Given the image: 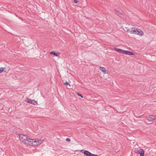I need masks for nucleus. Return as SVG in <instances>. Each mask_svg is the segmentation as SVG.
<instances>
[{"mask_svg":"<svg viewBox=\"0 0 156 156\" xmlns=\"http://www.w3.org/2000/svg\"><path fill=\"white\" fill-rule=\"evenodd\" d=\"M19 137L21 141L26 145H27L29 141V138L25 135L19 134Z\"/></svg>","mask_w":156,"mask_h":156,"instance_id":"f257e3e1","label":"nucleus"},{"mask_svg":"<svg viewBox=\"0 0 156 156\" xmlns=\"http://www.w3.org/2000/svg\"><path fill=\"white\" fill-rule=\"evenodd\" d=\"M132 34H136L139 35H142L144 33L142 30L137 28L133 27V30H132Z\"/></svg>","mask_w":156,"mask_h":156,"instance_id":"f03ea898","label":"nucleus"},{"mask_svg":"<svg viewBox=\"0 0 156 156\" xmlns=\"http://www.w3.org/2000/svg\"><path fill=\"white\" fill-rule=\"evenodd\" d=\"M37 142L36 140L30 139L27 145L35 146L38 145V143Z\"/></svg>","mask_w":156,"mask_h":156,"instance_id":"7ed1b4c3","label":"nucleus"},{"mask_svg":"<svg viewBox=\"0 0 156 156\" xmlns=\"http://www.w3.org/2000/svg\"><path fill=\"white\" fill-rule=\"evenodd\" d=\"M156 118V115H149L146 116L145 119L149 122H151L154 120Z\"/></svg>","mask_w":156,"mask_h":156,"instance_id":"20e7f679","label":"nucleus"},{"mask_svg":"<svg viewBox=\"0 0 156 156\" xmlns=\"http://www.w3.org/2000/svg\"><path fill=\"white\" fill-rule=\"evenodd\" d=\"M26 102L28 103L32 104L34 105H37V103L34 100H31L28 98H27L26 100Z\"/></svg>","mask_w":156,"mask_h":156,"instance_id":"39448f33","label":"nucleus"},{"mask_svg":"<svg viewBox=\"0 0 156 156\" xmlns=\"http://www.w3.org/2000/svg\"><path fill=\"white\" fill-rule=\"evenodd\" d=\"M134 152L135 153L140 154V156H144V151L142 149H140L139 150H136Z\"/></svg>","mask_w":156,"mask_h":156,"instance_id":"423d86ee","label":"nucleus"},{"mask_svg":"<svg viewBox=\"0 0 156 156\" xmlns=\"http://www.w3.org/2000/svg\"><path fill=\"white\" fill-rule=\"evenodd\" d=\"M123 54H125L126 55H134V54L133 52L130 51L123 50Z\"/></svg>","mask_w":156,"mask_h":156,"instance_id":"0eeeda50","label":"nucleus"},{"mask_svg":"<svg viewBox=\"0 0 156 156\" xmlns=\"http://www.w3.org/2000/svg\"><path fill=\"white\" fill-rule=\"evenodd\" d=\"M99 69L103 73V74H105L107 73V70L104 67L100 66Z\"/></svg>","mask_w":156,"mask_h":156,"instance_id":"6e6552de","label":"nucleus"},{"mask_svg":"<svg viewBox=\"0 0 156 156\" xmlns=\"http://www.w3.org/2000/svg\"><path fill=\"white\" fill-rule=\"evenodd\" d=\"M80 152L84 154L85 155H86L87 156H88L89 154L90 153L89 151L87 150H81L80 151Z\"/></svg>","mask_w":156,"mask_h":156,"instance_id":"1a4fd4ad","label":"nucleus"},{"mask_svg":"<svg viewBox=\"0 0 156 156\" xmlns=\"http://www.w3.org/2000/svg\"><path fill=\"white\" fill-rule=\"evenodd\" d=\"M114 11L115 12V14H116L118 16H121L123 15L122 13V12H120L116 9H114Z\"/></svg>","mask_w":156,"mask_h":156,"instance_id":"9d476101","label":"nucleus"},{"mask_svg":"<svg viewBox=\"0 0 156 156\" xmlns=\"http://www.w3.org/2000/svg\"><path fill=\"white\" fill-rule=\"evenodd\" d=\"M114 50L115 51L118 52H119L120 53L123 54V50H122L121 49L118 48L116 47L114 48Z\"/></svg>","mask_w":156,"mask_h":156,"instance_id":"9b49d317","label":"nucleus"},{"mask_svg":"<svg viewBox=\"0 0 156 156\" xmlns=\"http://www.w3.org/2000/svg\"><path fill=\"white\" fill-rule=\"evenodd\" d=\"M133 28H130L129 29L128 27H126L125 28V30L127 31L128 32H130L132 33V30H133Z\"/></svg>","mask_w":156,"mask_h":156,"instance_id":"f8f14e48","label":"nucleus"},{"mask_svg":"<svg viewBox=\"0 0 156 156\" xmlns=\"http://www.w3.org/2000/svg\"><path fill=\"white\" fill-rule=\"evenodd\" d=\"M51 54H53L54 56H58L59 55V53H55L54 51H53L50 52Z\"/></svg>","mask_w":156,"mask_h":156,"instance_id":"ddd939ff","label":"nucleus"},{"mask_svg":"<svg viewBox=\"0 0 156 156\" xmlns=\"http://www.w3.org/2000/svg\"><path fill=\"white\" fill-rule=\"evenodd\" d=\"M6 68L5 67L2 68L1 67L0 68V73H2L3 72H4L5 70V69Z\"/></svg>","mask_w":156,"mask_h":156,"instance_id":"4468645a","label":"nucleus"},{"mask_svg":"<svg viewBox=\"0 0 156 156\" xmlns=\"http://www.w3.org/2000/svg\"><path fill=\"white\" fill-rule=\"evenodd\" d=\"M76 94L78 96L82 98H83V97L81 94L79 93H76Z\"/></svg>","mask_w":156,"mask_h":156,"instance_id":"2eb2a0df","label":"nucleus"},{"mask_svg":"<svg viewBox=\"0 0 156 156\" xmlns=\"http://www.w3.org/2000/svg\"><path fill=\"white\" fill-rule=\"evenodd\" d=\"M64 85H65V86H66V85H68V84H69V82H64Z\"/></svg>","mask_w":156,"mask_h":156,"instance_id":"dca6fc26","label":"nucleus"},{"mask_svg":"<svg viewBox=\"0 0 156 156\" xmlns=\"http://www.w3.org/2000/svg\"><path fill=\"white\" fill-rule=\"evenodd\" d=\"M37 142L38 143V145L41 144V140H38Z\"/></svg>","mask_w":156,"mask_h":156,"instance_id":"f3484780","label":"nucleus"},{"mask_svg":"<svg viewBox=\"0 0 156 156\" xmlns=\"http://www.w3.org/2000/svg\"><path fill=\"white\" fill-rule=\"evenodd\" d=\"M66 141H68V142H70L71 140L70 138H67L66 139Z\"/></svg>","mask_w":156,"mask_h":156,"instance_id":"a211bd4d","label":"nucleus"},{"mask_svg":"<svg viewBox=\"0 0 156 156\" xmlns=\"http://www.w3.org/2000/svg\"><path fill=\"white\" fill-rule=\"evenodd\" d=\"M79 2V0H74V2L75 3H77Z\"/></svg>","mask_w":156,"mask_h":156,"instance_id":"6ab92c4d","label":"nucleus"},{"mask_svg":"<svg viewBox=\"0 0 156 156\" xmlns=\"http://www.w3.org/2000/svg\"><path fill=\"white\" fill-rule=\"evenodd\" d=\"M89 154V155L88 156H93V154L91 153L90 152V154Z\"/></svg>","mask_w":156,"mask_h":156,"instance_id":"aec40b11","label":"nucleus"},{"mask_svg":"<svg viewBox=\"0 0 156 156\" xmlns=\"http://www.w3.org/2000/svg\"><path fill=\"white\" fill-rule=\"evenodd\" d=\"M93 156H99L97 154H93Z\"/></svg>","mask_w":156,"mask_h":156,"instance_id":"412c9836","label":"nucleus"}]
</instances>
